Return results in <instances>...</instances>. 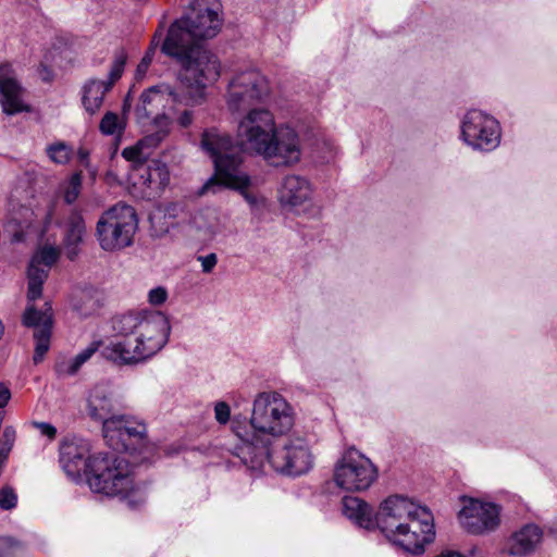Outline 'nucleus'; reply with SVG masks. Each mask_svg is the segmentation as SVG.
I'll return each instance as SVG.
<instances>
[{
	"mask_svg": "<svg viewBox=\"0 0 557 557\" xmlns=\"http://www.w3.org/2000/svg\"><path fill=\"white\" fill-rule=\"evenodd\" d=\"M343 515L356 525L371 530L377 527L394 546L411 555H421L435 539L431 510L403 495L385 498L374 513L369 504L356 496L342 500Z\"/></svg>",
	"mask_w": 557,
	"mask_h": 557,
	"instance_id": "nucleus-1",
	"label": "nucleus"
},
{
	"mask_svg": "<svg viewBox=\"0 0 557 557\" xmlns=\"http://www.w3.org/2000/svg\"><path fill=\"white\" fill-rule=\"evenodd\" d=\"M218 0H194L187 16L174 22L162 44L164 54L176 59L182 79L214 83L221 74L220 62L200 40L213 38L221 28Z\"/></svg>",
	"mask_w": 557,
	"mask_h": 557,
	"instance_id": "nucleus-2",
	"label": "nucleus"
},
{
	"mask_svg": "<svg viewBox=\"0 0 557 557\" xmlns=\"http://www.w3.org/2000/svg\"><path fill=\"white\" fill-rule=\"evenodd\" d=\"M296 422V412L287 399L277 392L258 393L252 401L249 421L234 418L232 431L242 442L236 455L252 456L273 441L287 435Z\"/></svg>",
	"mask_w": 557,
	"mask_h": 557,
	"instance_id": "nucleus-3",
	"label": "nucleus"
},
{
	"mask_svg": "<svg viewBox=\"0 0 557 557\" xmlns=\"http://www.w3.org/2000/svg\"><path fill=\"white\" fill-rule=\"evenodd\" d=\"M200 146L214 166V175L203 184L200 194L214 193L220 186H238L247 181L243 150L230 134L215 127L207 128Z\"/></svg>",
	"mask_w": 557,
	"mask_h": 557,
	"instance_id": "nucleus-4",
	"label": "nucleus"
},
{
	"mask_svg": "<svg viewBox=\"0 0 557 557\" xmlns=\"http://www.w3.org/2000/svg\"><path fill=\"white\" fill-rule=\"evenodd\" d=\"M210 84L209 82H200L197 84L195 79H182L181 70L177 74V85L172 86L170 84H159L151 86L146 89L139 98V102L136 106V115L139 120H145L153 114V123L159 115L164 112L173 111L176 112V106L196 107L203 103L206 98V87Z\"/></svg>",
	"mask_w": 557,
	"mask_h": 557,
	"instance_id": "nucleus-5",
	"label": "nucleus"
},
{
	"mask_svg": "<svg viewBox=\"0 0 557 557\" xmlns=\"http://www.w3.org/2000/svg\"><path fill=\"white\" fill-rule=\"evenodd\" d=\"M239 459L251 470H261L269 462L276 472L289 476L306 474L314 462L308 440L300 435L288 437L280 447L269 446L252 456L239 455Z\"/></svg>",
	"mask_w": 557,
	"mask_h": 557,
	"instance_id": "nucleus-6",
	"label": "nucleus"
},
{
	"mask_svg": "<svg viewBox=\"0 0 557 557\" xmlns=\"http://www.w3.org/2000/svg\"><path fill=\"white\" fill-rule=\"evenodd\" d=\"M87 483L95 493L127 498L135 492L133 469L124 457L97 454L88 462Z\"/></svg>",
	"mask_w": 557,
	"mask_h": 557,
	"instance_id": "nucleus-7",
	"label": "nucleus"
},
{
	"mask_svg": "<svg viewBox=\"0 0 557 557\" xmlns=\"http://www.w3.org/2000/svg\"><path fill=\"white\" fill-rule=\"evenodd\" d=\"M138 221L133 207L117 203L108 209L96 224V237L104 251H116L133 243Z\"/></svg>",
	"mask_w": 557,
	"mask_h": 557,
	"instance_id": "nucleus-8",
	"label": "nucleus"
},
{
	"mask_svg": "<svg viewBox=\"0 0 557 557\" xmlns=\"http://www.w3.org/2000/svg\"><path fill=\"white\" fill-rule=\"evenodd\" d=\"M377 475L379 470L372 460L355 447L343 451L333 470L336 486L349 492L367 491Z\"/></svg>",
	"mask_w": 557,
	"mask_h": 557,
	"instance_id": "nucleus-9",
	"label": "nucleus"
},
{
	"mask_svg": "<svg viewBox=\"0 0 557 557\" xmlns=\"http://www.w3.org/2000/svg\"><path fill=\"white\" fill-rule=\"evenodd\" d=\"M168 341L169 337H121L109 342L101 356L117 367H136L157 355Z\"/></svg>",
	"mask_w": 557,
	"mask_h": 557,
	"instance_id": "nucleus-10",
	"label": "nucleus"
},
{
	"mask_svg": "<svg viewBox=\"0 0 557 557\" xmlns=\"http://www.w3.org/2000/svg\"><path fill=\"white\" fill-rule=\"evenodd\" d=\"M270 95L267 77L256 69H247L234 74L231 78L226 103L232 112L248 111L257 108Z\"/></svg>",
	"mask_w": 557,
	"mask_h": 557,
	"instance_id": "nucleus-11",
	"label": "nucleus"
},
{
	"mask_svg": "<svg viewBox=\"0 0 557 557\" xmlns=\"http://www.w3.org/2000/svg\"><path fill=\"white\" fill-rule=\"evenodd\" d=\"M276 127L270 110L262 107L249 109L237 124V144L243 151L259 156L273 138Z\"/></svg>",
	"mask_w": 557,
	"mask_h": 557,
	"instance_id": "nucleus-12",
	"label": "nucleus"
},
{
	"mask_svg": "<svg viewBox=\"0 0 557 557\" xmlns=\"http://www.w3.org/2000/svg\"><path fill=\"white\" fill-rule=\"evenodd\" d=\"M112 331L120 337H169L170 322L160 311H132L111 321Z\"/></svg>",
	"mask_w": 557,
	"mask_h": 557,
	"instance_id": "nucleus-13",
	"label": "nucleus"
},
{
	"mask_svg": "<svg viewBox=\"0 0 557 557\" xmlns=\"http://www.w3.org/2000/svg\"><path fill=\"white\" fill-rule=\"evenodd\" d=\"M461 138L472 149L490 152L500 144L502 127L494 116L470 110L461 121Z\"/></svg>",
	"mask_w": 557,
	"mask_h": 557,
	"instance_id": "nucleus-14",
	"label": "nucleus"
},
{
	"mask_svg": "<svg viewBox=\"0 0 557 557\" xmlns=\"http://www.w3.org/2000/svg\"><path fill=\"white\" fill-rule=\"evenodd\" d=\"M107 444L116 451H134L144 444L146 424L134 417L117 414L106 419L102 426Z\"/></svg>",
	"mask_w": 557,
	"mask_h": 557,
	"instance_id": "nucleus-15",
	"label": "nucleus"
},
{
	"mask_svg": "<svg viewBox=\"0 0 557 557\" xmlns=\"http://www.w3.org/2000/svg\"><path fill=\"white\" fill-rule=\"evenodd\" d=\"M259 156L273 166L297 164L301 158V144L297 132L287 125L277 126L273 138Z\"/></svg>",
	"mask_w": 557,
	"mask_h": 557,
	"instance_id": "nucleus-16",
	"label": "nucleus"
},
{
	"mask_svg": "<svg viewBox=\"0 0 557 557\" xmlns=\"http://www.w3.org/2000/svg\"><path fill=\"white\" fill-rule=\"evenodd\" d=\"M502 508L495 503L469 499L459 512L461 527L470 534L484 535L500 524Z\"/></svg>",
	"mask_w": 557,
	"mask_h": 557,
	"instance_id": "nucleus-17",
	"label": "nucleus"
},
{
	"mask_svg": "<svg viewBox=\"0 0 557 557\" xmlns=\"http://www.w3.org/2000/svg\"><path fill=\"white\" fill-rule=\"evenodd\" d=\"M23 325L34 330L35 351L33 360L39 363L44 360L50 348L52 334V309L46 302L42 309H37L34 305H28L23 313Z\"/></svg>",
	"mask_w": 557,
	"mask_h": 557,
	"instance_id": "nucleus-18",
	"label": "nucleus"
},
{
	"mask_svg": "<svg viewBox=\"0 0 557 557\" xmlns=\"http://www.w3.org/2000/svg\"><path fill=\"white\" fill-rule=\"evenodd\" d=\"M94 456H90V444L88 441L71 435L64 437L59 447V462L65 474L77 480L84 471L88 478V462Z\"/></svg>",
	"mask_w": 557,
	"mask_h": 557,
	"instance_id": "nucleus-19",
	"label": "nucleus"
},
{
	"mask_svg": "<svg viewBox=\"0 0 557 557\" xmlns=\"http://www.w3.org/2000/svg\"><path fill=\"white\" fill-rule=\"evenodd\" d=\"M61 232V247L70 260H75L88 237V231L83 212L72 208L58 221Z\"/></svg>",
	"mask_w": 557,
	"mask_h": 557,
	"instance_id": "nucleus-20",
	"label": "nucleus"
},
{
	"mask_svg": "<svg viewBox=\"0 0 557 557\" xmlns=\"http://www.w3.org/2000/svg\"><path fill=\"white\" fill-rule=\"evenodd\" d=\"M313 185L306 176L288 174L283 177L277 190V198L283 208L290 211H306L312 200Z\"/></svg>",
	"mask_w": 557,
	"mask_h": 557,
	"instance_id": "nucleus-21",
	"label": "nucleus"
},
{
	"mask_svg": "<svg viewBox=\"0 0 557 557\" xmlns=\"http://www.w3.org/2000/svg\"><path fill=\"white\" fill-rule=\"evenodd\" d=\"M53 214V206L47 203L42 209L30 211L28 208H22L20 215L23 221L17 218L10 219L3 227V236L11 243H20L24 240L25 230L33 226H40L41 231H47L51 224Z\"/></svg>",
	"mask_w": 557,
	"mask_h": 557,
	"instance_id": "nucleus-22",
	"label": "nucleus"
},
{
	"mask_svg": "<svg viewBox=\"0 0 557 557\" xmlns=\"http://www.w3.org/2000/svg\"><path fill=\"white\" fill-rule=\"evenodd\" d=\"M24 89L17 79L13 67L8 64L0 65V104L8 115L28 112L29 108L23 101Z\"/></svg>",
	"mask_w": 557,
	"mask_h": 557,
	"instance_id": "nucleus-23",
	"label": "nucleus"
},
{
	"mask_svg": "<svg viewBox=\"0 0 557 557\" xmlns=\"http://www.w3.org/2000/svg\"><path fill=\"white\" fill-rule=\"evenodd\" d=\"M60 249L55 246H44L32 258L28 268V290L27 298L34 301L41 296L42 284L48 277L49 268L58 260Z\"/></svg>",
	"mask_w": 557,
	"mask_h": 557,
	"instance_id": "nucleus-24",
	"label": "nucleus"
},
{
	"mask_svg": "<svg viewBox=\"0 0 557 557\" xmlns=\"http://www.w3.org/2000/svg\"><path fill=\"white\" fill-rule=\"evenodd\" d=\"M172 120L164 114L156 119V131L139 139L135 145L126 147L122 151V156L136 165L144 164L151 150L158 147L170 134Z\"/></svg>",
	"mask_w": 557,
	"mask_h": 557,
	"instance_id": "nucleus-25",
	"label": "nucleus"
},
{
	"mask_svg": "<svg viewBox=\"0 0 557 557\" xmlns=\"http://www.w3.org/2000/svg\"><path fill=\"white\" fill-rule=\"evenodd\" d=\"M544 539V530L535 523H525L510 534L505 552L513 557H528L534 554Z\"/></svg>",
	"mask_w": 557,
	"mask_h": 557,
	"instance_id": "nucleus-26",
	"label": "nucleus"
},
{
	"mask_svg": "<svg viewBox=\"0 0 557 557\" xmlns=\"http://www.w3.org/2000/svg\"><path fill=\"white\" fill-rule=\"evenodd\" d=\"M114 401L110 388L104 384H97L92 387L87 399V409L94 420L102 421L115 416Z\"/></svg>",
	"mask_w": 557,
	"mask_h": 557,
	"instance_id": "nucleus-27",
	"label": "nucleus"
},
{
	"mask_svg": "<svg viewBox=\"0 0 557 557\" xmlns=\"http://www.w3.org/2000/svg\"><path fill=\"white\" fill-rule=\"evenodd\" d=\"M101 344V341H94L74 357H58L54 363V372L57 376L65 379L76 375L83 364H85L100 348Z\"/></svg>",
	"mask_w": 557,
	"mask_h": 557,
	"instance_id": "nucleus-28",
	"label": "nucleus"
},
{
	"mask_svg": "<svg viewBox=\"0 0 557 557\" xmlns=\"http://www.w3.org/2000/svg\"><path fill=\"white\" fill-rule=\"evenodd\" d=\"M112 86L106 81L90 78L82 87V104L87 113L96 114L102 103L104 96Z\"/></svg>",
	"mask_w": 557,
	"mask_h": 557,
	"instance_id": "nucleus-29",
	"label": "nucleus"
},
{
	"mask_svg": "<svg viewBox=\"0 0 557 557\" xmlns=\"http://www.w3.org/2000/svg\"><path fill=\"white\" fill-rule=\"evenodd\" d=\"M140 180L144 185L151 188H164L170 182L168 165L160 160H151L141 169Z\"/></svg>",
	"mask_w": 557,
	"mask_h": 557,
	"instance_id": "nucleus-30",
	"label": "nucleus"
},
{
	"mask_svg": "<svg viewBox=\"0 0 557 557\" xmlns=\"http://www.w3.org/2000/svg\"><path fill=\"white\" fill-rule=\"evenodd\" d=\"M247 181L239 184L238 186H226L227 188L238 190L246 202L249 205L250 210L253 214H261L267 209V198L259 193H255L248 189L250 186V176L246 172Z\"/></svg>",
	"mask_w": 557,
	"mask_h": 557,
	"instance_id": "nucleus-31",
	"label": "nucleus"
},
{
	"mask_svg": "<svg viewBox=\"0 0 557 557\" xmlns=\"http://www.w3.org/2000/svg\"><path fill=\"white\" fill-rule=\"evenodd\" d=\"M49 159L57 164H66L72 156L73 149L64 141H57L46 148Z\"/></svg>",
	"mask_w": 557,
	"mask_h": 557,
	"instance_id": "nucleus-32",
	"label": "nucleus"
},
{
	"mask_svg": "<svg viewBox=\"0 0 557 557\" xmlns=\"http://www.w3.org/2000/svg\"><path fill=\"white\" fill-rule=\"evenodd\" d=\"M125 124L114 112H107L100 121L99 129L103 135H120L124 131Z\"/></svg>",
	"mask_w": 557,
	"mask_h": 557,
	"instance_id": "nucleus-33",
	"label": "nucleus"
},
{
	"mask_svg": "<svg viewBox=\"0 0 557 557\" xmlns=\"http://www.w3.org/2000/svg\"><path fill=\"white\" fill-rule=\"evenodd\" d=\"M81 187L82 174L74 173L61 187L64 202L67 205L74 203L81 194Z\"/></svg>",
	"mask_w": 557,
	"mask_h": 557,
	"instance_id": "nucleus-34",
	"label": "nucleus"
},
{
	"mask_svg": "<svg viewBox=\"0 0 557 557\" xmlns=\"http://www.w3.org/2000/svg\"><path fill=\"white\" fill-rule=\"evenodd\" d=\"M126 61H127L126 51L122 48L117 49L114 53L113 62H112L108 78L106 79V82L110 83L111 86H113L114 83L121 78V76L124 72Z\"/></svg>",
	"mask_w": 557,
	"mask_h": 557,
	"instance_id": "nucleus-35",
	"label": "nucleus"
},
{
	"mask_svg": "<svg viewBox=\"0 0 557 557\" xmlns=\"http://www.w3.org/2000/svg\"><path fill=\"white\" fill-rule=\"evenodd\" d=\"M17 494L10 485H4L0 488V509L10 511L17 506Z\"/></svg>",
	"mask_w": 557,
	"mask_h": 557,
	"instance_id": "nucleus-36",
	"label": "nucleus"
},
{
	"mask_svg": "<svg viewBox=\"0 0 557 557\" xmlns=\"http://www.w3.org/2000/svg\"><path fill=\"white\" fill-rule=\"evenodd\" d=\"M158 45H159V39H157V35H154L149 49L146 51L145 55L143 57V59L140 60V62L137 65V69H136V77L137 78H143L146 75L148 67L152 62V59H153V55H154Z\"/></svg>",
	"mask_w": 557,
	"mask_h": 557,
	"instance_id": "nucleus-37",
	"label": "nucleus"
},
{
	"mask_svg": "<svg viewBox=\"0 0 557 557\" xmlns=\"http://www.w3.org/2000/svg\"><path fill=\"white\" fill-rule=\"evenodd\" d=\"M214 418L220 424H226L231 419V408L225 401L214 405Z\"/></svg>",
	"mask_w": 557,
	"mask_h": 557,
	"instance_id": "nucleus-38",
	"label": "nucleus"
},
{
	"mask_svg": "<svg viewBox=\"0 0 557 557\" xmlns=\"http://www.w3.org/2000/svg\"><path fill=\"white\" fill-rule=\"evenodd\" d=\"M197 261L200 262L201 271L206 274L211 273L218 263V256L214 252L206 256H198Z\"/></svg>",
	"mask_w": 557,
	"mask_h": 557,
	"instance_id": "nucleus-39",
	"label": "nucleus"
},
{
	"mask_svg": "<svg viewBox=\"0 0 557 557\" xmlns=\"http://www.w3.org/2000/svg\"><path fill=\"white\" fill-rule=\"evenodd\" d=\"M166 299L168 290L162 286L154 287L148 293V300L153 306H160L164 304Z\"/></svg>",
	"mask_w": 557,
	"mask_h": 557,
	"instance_id": "nucleus-40",
	"label": "nucleus"
},
{
	"mask_svg": "<svg viewBox=\"0 0 557 557\" xmlns=\"http://www.w3.org/2000/svg\"><path fill=\"white\" fill-rule=\"evenodd\" d=\"M193 121H194V113L189 109H185L184 111H182L176 119L177 124L182 128L189 127L193 124Z\"/></svg>",
	"mask_w": 557,
	"mask_h": 557,
	"instance_id": "nucleus-41",
	"label": "nucleus"
},
{
	"mask_svg": "<svg viewBox=\"0 0 557 557\" xmlns=\"http://www.w3.org/2000/svg\"><path fill=\"white\" fill-rule=\"evenodd\" d=\"M36 428L40 431V433L50 440H53L57 435V429L47 422H37L35 423Z\"/></svg>",
	"mask_w": 557,
	"mask_h": 557,
	"instance_id": "nucleus-42",
	"label": "nucleus"
},
{
	"mask_svg": "<svg viewBox=\"0 0 557 557\" xmlns=\"http://www.w3.org/2000/svg\"><path fill=\"white\" fill-rule=\"evenodd\" d=\"M201 218H202L201 215L195 216V219H194L195 225L197 226V228L200 232L203 233V237L205 238L213 237L214 234H215V227L213 225H208V226L202 227L201 224H200Z\"/></svg>",
	"mask_w": 557,
	"mask_h": 557,
	"instance_id": "nucleus-43",
	"label": "nucleus"
},
{
	"mask_svg": "<svg viewBox=\"0 0 557 557\" xmlns=\"http://www.w3.org/2000/svg\"><path fill=\"white\" fill-rule=\"evenodd\" d=\"M11 391L5 383H0V409L4 408L11 399Z\"/></svg>",
	"mask_w": 557,
	"mask_h": 557,
	"instance_id": "nucleus-44",
	"label": "nucleus"
},
{
	"mask_svg": "<svg viewBox=\"0 0 557 557\" xmlns=\"http://www.w3.org/2000/svg\"><path fill=\"white\" fill-rule=\"evenodd\" d=\"M547 532L549 535L554 536V539L557 541V515L549 522V524L547 527Z\"/></svg>",
	"mask_w": 557,
	"mask_h": 557,
	"instance_id": "nucleus-45",
	"label": "nucleus"
},
{
	"mask_svg": "<svg viewBox=\"0 0 557 557\" xmlns=\"http://www.w3.org/2000/svg\"><path fill=\"white\" fill-rule=\"evenodd\" d=\"M98 308L97 301H92L89 306L86 307V309H79L81 312L85 315L90 314L92 311H95Z\"/></svg>",
	"mask_w": 557,
	"mask_h": 557,
	"instance_id": "nucleus-46",
	"label": "nucleus"
},
{
	"mask_svg": "<svg viewBox=\"0 0 557 557\" xmlns=\"http://www.w3.org/2000/svg\"><path fill=\"white\" fill-rule=\"evenodd\" d=\"M435 557H465V556L459 554V553H457V552L446 550V552H443V553H441L440 555H437Z\"/></svg>",
	"mask_w": 557,
	"mask_h": 557,
	"instance_id": "nucleus-47",
	"label": "nucleus"
},
{
	"mask_svg": "<svg viewBox=\"0 0 557 557\" xmlns=\"http://www.w3.org/2000/svg\"><path fill=\"white\" fill-rule=\"evenodd\" d=\"M88 154L89 153H88V151L86 149L81 148L78 150V158H79L81 162L86 163V161L88 159Z\"/></svg>",
	"mask_w": 557,
	"mask_h": 557,
	"instance_id": "nucleus-48",
	"label": "nucleus"
},
{
	"mask_svg": "<svg viewBox=\"0 0 557 557\" xmlns=\"http://www.w3.org/2000/svg\"><path fill=\"white\" fill-rule=\"evenodd\" d=\"M13 540L11 537H1L0 539V547L9 546L11 545Z\"/></svg>",
	"mask_w": 557,
	"mask_h": 557,
	"instance_id": "nucleus-49",
	"label": "nucleus"
},
{
	"mask_svg": "<svg viewBox=\"0 0 557 557\" xmlns=\"http://www.w3.org/2000/svg\"><path fill=\"white\" fill-rule=\"evenodd\" d=\"M88 295H89V293H88V292H83V293H82V297H81V298H82V300H83V299H85V298H87V297H88Z\"/></svg>",
	"mask_w": 557,
	"mask_h": 557,
	"instance_id": "nucleus-50",
	"label": "nucleus"
},
{
	"mask_svg": "<svg viewBox=\"0 0 557 557\" xmlns=\"http://www.w3.org/2000/svg\"><path fill=\"white\" fill-rule=\"evenodd\" d=\"M128 504H129L131 507H135V502L134 500H129Z\"/></svg>",
	"mask_w": 557,
	"mask_h": 557,
	"instance_id": "nucleus-51",
	"label": "nucleus"
}]
</instances>
